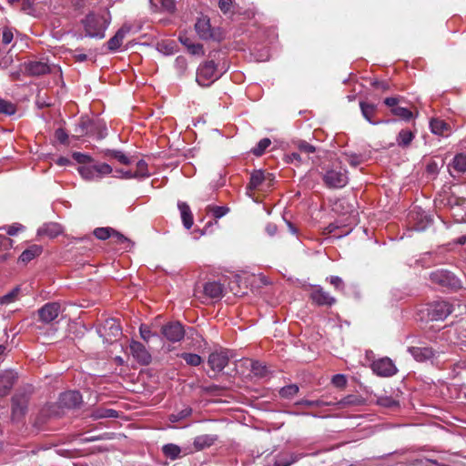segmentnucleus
<instances>
[{"mask_svg": "<svg viewBox=\"0 0 466 466\" xmlns=\"http://www.w3.org/2000/svg\"><path fill=\"white\" fill-rule=\"evenodd\" d=\"M453 310L452 305L447 301H435L429 306L428 315L432 320H443Z\"/></svg>", "mask_w": 466, "mask_h": 466, "instance_id": "9d476101", "label": "nucleus"}, {"mask_svg": "<svg viewBox=\"0 0 466 466\" xmlns=\"http://www.w3.org/2000/svg\"><path fill=\"white\" fill-rule=\"evenodd\" d=\"M309 298L312 303L319 307H331L337 302V299L319 285L313 286Z\"/></svg>", "mask_w": 466, "mask_h": 466, "instance_id": "9b49d317", "label": "nucleus"}, {"mask_svg": "<svg viewBox=\"0 0 466 466\" xmlns=\"http://www.w3.org/2000/svg\"><path fill=\"white\" fill-rule=\"evenodd\" d=\"M219 77L220 75L218 73L217 65L213 60H210L204 62L198 66L196 81L201 86H209Z\"/></svg>", "mask_w": 466, "mask_h": 466, "instance_id": "39448f33", "label": "nucleus"}, {"mask_svg": "<svg viewBox=\"0 0 466 466\" xmlns=\"http://www.w3.org/2000/svg\"><path fill=\"white\" fill-rule=\"evenodd\" d=\"M360 106L363 117L370 123L376 124L377 122L373 118L377 113V106L372 103L360 101Z\"/></svg>", "mask_w": 466, "mask_h": 466, "instance_id": "c85d7f7f", "label": "nucleus"}, {"mask_svg": "<svg viewBox=\"0 0 466 466\" xmlns=\"http://www.w3.org/2000/svg\"><path fill=\"white\" fill-rule=\"evenodd\" d=\"M339 404L341 406H359L363 404V399L358 395H348L339 401Z\"/></svg>", "mask_w": 466, "mask_h": 466, "instance_id": "37998d69", "label": "nucleus"}, {"mask_svg": "<svg viewBox=\"0 0 466 466\" xmlns=\"http://www.w3.org/2000/svg\"><path fill=\"white\" fill-rule=\"evenodd\" d=\"M16 378V374L11 370L0 372V397H5L9 394Z\"/></svg>", "mask_w": 466, "mask_h": 466, "instance_id": "dca6fc26", "label": "nucleus"}, {"mask_svg": "<svg viewBox=\"0 0 466 466\" xmlns=\"http://www.w3.org/2000/svg\"><path fill=\"white\" fill-rule=\"evenodd\" d=\"M372 86L381 91H387L390 89V84L387 81H374Z\"/></svg>", "mask_w": 466, "mask_h": 466, "instance_id": "69168bd1", "label": "nucleus"}, {"mask_svg": "<svg viewBox=\"0 0 466 466\" xmlns=\"http://www.w3.org/2000/svg\"><path fill=\"white\" fill-rule=\"evenodd\" d=\"M78 128L80 136H91L102 139L107 135L106 124L100 120H82Z\"/></svg>", "mask_w": 466, "mask_h": 466, "instance_id": "423d86ee", "label": "nucleus"}, {"mask_svg": "<svg viewBox=\"0 0 466 466\" xmlns=\"http://www.w3.org/2000/svg\"><path fill=\"white\" fill-rule=\"evenodd\" d=\"M177 208L180 211L181 219L187 229L191 228L194 219L189 206L186 202L178 201Z\"/></svg>", "mask_w": 466, "mask_h": 466, "instance_id": "bb28decb", "label": "nucleus"}, {"mask_svg": "<svg viewBox=\"0 0 466 466\" xmlns=\"http://www.w3.org/2000/svg\"><path fill=\"white\" fill-rule=\"evenodd\" d=\"M115 244L124 245L123 248L127 249L133 246V243L125 237L123 234L116 230H113L112 237L110 238Z\"/></svg>", "mask_w": 466, "mask_h": 466, "instance_id": "e433bc0d", "label": "nucleus"}, {"mask_svg": "<svg viewBox=\"0 0 466 466\" xmlns=\"http://www.w3.org/2000/svg\"><path fill=\"white\" fill-rule=\"evenodd\" d=\"M331 381L337 388H344L347 385V379L343 374L334 375Z\"/></svg>", "mask_w": 466, "mask_h": 466, "instance_id": "13d9d810", "label": "nucleus"}, {"mask_svg": "<svg viewBox=\"0 0 466 466\" xmlns=\"http://www.w3.org/2000/svg\"><path fill=\"white\" fill-rule=\"evenodd\" d=\"M16 112V106L10 101L0 98V114L12 116Z\"/></svg>", "mask_w": 466, "mask_h": 466, "instance_id": "79ce46f5", "label": "nucleus"}, {"mask_svg": "<svg viewBox=\"0 0 466 466\" xmlns=\"http://www.w3.org/2000/svg\"><path fill=\"white\" fill-rule=\"evenodd\" d=\"M430 279L432 283L443 288L457 289L460 286L459 279L450 271L437 269L430 274Z\"/></svg>", "mask_w": 466, "mask_h": 466, "instance_id": "0eeeda50", "label": "nucleus"}, {"mask_svg": "<svg viewBox=\"0 0 466 466\" xmlns=\"http://www.w3.org/2000/svg\"><path fill=\"white\" fill-rule=\"evenodd\" d=\"M295 145L301 153L310 154L316 151V147L305 140H298Z\"/></svg>", "mask_w": 466, "mask_h": 466, "instance_id": "de8ad7c7", "label": "nucleus"}, {"mask_svg": "<svg viewBox=\"0 0 466 466\" xmlns=\"http://www.w3.org/2000/svg\"><path fill=\"white\" fill-rule=\"evenodd\" d=\"M224 286L218 281H208L203 285V294L211 299H220L223 296Z\"/></svg>", "mask_w": 466, "mask_h": 466, "instance_id": "6ab92c4d", "label": "nucleus"}, {"mask_svg": "<svg viewBox=\"0 0 466 466\" xmlns=\"http://www.w3.org/2000/svg\"><path fill=\"white\" fill-rule=\"evenodd\" d=\"M91 417L94 419L117 418V411L112 409L96 408L92 411Z\"/></svg>", "mask_w": 466, "mask_h": 466, "instance_id": "f704fd0d", "label": "nucleus"}, {"mask_svg": "<svg viewBox=\"0 0 466 466\" xmlns=\"http://www.w3.org/2000/svg\"><path fill=\"white\" fill-rule=\"evenodd\" d=\"M327 280L334 287V289L338 291L344 292L345 291V283L341 278L338 276H330L327 278Z\"/></svg>", "mask_w": 466, "mask_h": 466, "instance_id": "8fccbe9b", "label": "nucleus"}, {"mask_svg": "<svg viewBox=\"0 0 466 466\" xmlns=\"http://www.w3.org/2000/svg\"><path fill=\"white\" fill-rule=\"evenodd\" d=\"M23 229H24V226H22L21 224H13L11 226H8V228L6 229V233L9 236H15L19 231H22Z\"/></svg>", "mask_w": 466, "mask_h": 466, "instance_id": "0e129e2a", "label": "nucleus"}, {"mask_svg": "<svg viewBox=\"0 0 466 466\" xmlns=\"http://www.w3.org/2000/svg\"><path fill=\"white\" fill-rule=\"evenodd\" d=\"M251 371L255 376L264 377L267 374V367L259 361H253L251 364Z\"/></svg>", "mask_w": 466, "mask_h": 466, "instance_id": "09e8293b", "label": "nucleus"}, {"mask_svg": "<svg viewBox=\"0 0 466 466\" xmlns=\"http://www.w3.org/2000/svg\"><path fill=\"white\" fill-rule=\"evenodd\" d=\"M408 351L417 361H425L434 357V350L430 347H410Z\"/></svg>", "mask_w": 466, "mask_h": 466, "instance_id": "393cba45", "label": "nucleus"}, {"mask_svg": "<svg viewBox=\"0 0 466 466\" xmlns=\"http://www.w3.org/2000/svg\"><path fill=\"white\" fill-rule=\"evenodd\" d=\"M178 39L186 48H187L190 46V44L193 43V40L186 34H180Z\"/></svg>", "mask_w": 466, "mask_h": 466, "instance_id": "338daca9", "label": "nucleus"}, {"mask_svg": "<svg viewBox=\"0 0 466 466\" xmlns=\"http://www.w3.org/2000/svg\"><path fill=\"white\" fill-rule=\"evenodd\" d=\"M161 334L167 341L175 343L184 339L185 329L180 322L171 321L162 327Z\"/></svg>", "mask_w": 466, "mask_h": 466, "instance_id": "6e6552de", "label": "nucleus"}, {"mask_svg": "<svg viewBox=\"0 0 466 466\" xmlns=\"http://www.w3.org/2000/svg\"><path fill=\"white\" fill-rule=\"evenodd\" d=\"M415 137V133L410 129H401L397 137V145L402 148L408 147Z\"/></svg>", "mask_w": 466, "mask_h": 466, "instance_id": "7c9ffc66", "label": "nucleus"}, {"mask_svg": "<svg viewBox=\"0 0 466 466\" xmlns=\"http://www.w3.org/2000/svg\"><path fill=\"white\" fill-rule=\"evenodd\" d=\"M187 50L188 51V53H190L191 55H194V56H203L204 55V48H203V45L199 44V43H192L190 44V46L187 48Z\"/></svg>", "mask_w": 466, "mask_h": 466, "instance_id": "4d7b16f0", "label": "nucleus"}, {"mask_svg": "<svg viewBox=\"0 0 466 466\" xmlns=\"http://www.w3.org/2000/svg\"><path fill=\"white\" fill-rule=\"evenodd\" d=\"M206 210L208 213L212 214V216L218 219L225 215H227L229 212V208L226 206H215V205H208L206 208Z\"/></svg>", "mask_w": 466, "mask_h": 466, "instance_id": "c9c22d12", "label": "nucleus"}, {"mask_svg": "<svg viewBox=\"0 0 466 466\" xmlns=\"http://www.w3.org/2000/svg\"><path fill=\"white\" fill-rule=\"evenodd\" d=\"M134 176H136V178H139V179L146 178L150 176V173L148 171L147 163L145 160L140 159L137 163V169H136V171H134Z\"/></svg>", "mask_w": 466, "mask_h": 466, "instance_id": "58836bf2", "label": "nucleus"}, {"mask_svg": "<svg viewBox=\"0 0 466 466\" xmlns=\"http://www.w3.org/2000/svg\"><path fill=\"white\" fill-rule=\"evenodd\" d=\"M26 70L32 76H42L49 72V66L46 63L33 61L28 63Z\"/></svg>", "mask_w": 466, "mask_h": 466, "instance_id": "c756f323", "label": "nucleus"}, {"mask_svg": "<svg viewBox=\"0 0 466 466\" xmlns=\"http://www.w3.org/2000/svg\"><path fill=\"white\" fill-rule=\"evenodd\" d=\"M11 244L12 240L9 238L0 235V248L7 247L10 246Z\"/></svg>", "mask_w": 466, "mask_h": 466, "instance_id": "774afa93", "label": "nucleus"}, {"mask_svg": "<svg viewBox=\"0 0 466 466\" xmlns=\"http://www.w3.org/2000/svg\"><path fill=\"white\" fill-rule=\"evenodd\" d=\"M73 158L77 163L81 164V166L88 165L94 161L93 158L89 155L80 153V152L73 153Z\"/></svg>", "mask_w": 466, "mask_h": 466, "instance_id": "603ef678", "label": "nucleus"}, {"mask_svg": "<svg viewBox=\"0 0 466 466\" xmlns=\"http://www.w3.org/2000/svg\"><path fill=\"white\" fill-rule=\"evenodd\" d=\"M285 159H286V162H288V163H295V162L298 164L301 163L300 155H299V153H297V152H292V153L287 154L285 156Z\"/></svg>", "mask_w": 466, "mask_h": 466, "instance_id": "e2e57ef3", "label": "nucleus"}, {"mask_svg": "<svg viewBox=\"0 0 466 466\" xmlns=\"http://www.w3.org/2000/svg\"><path fill=\"white\" fill-rule=\"evenodd\" d=\"M162 452L167 458L174 461L180 458L181 448L176 444L168 443L162 447Z\"/></svg>", "mask_w": 466, "mask_h": 466, "instance_id": "473e14b6", "label": "nucleus"}, {"mask_svg": "<svg viewBox=\"0 0 466 466\" xmlns=\"http://www.w3.org/2000/svg\"><path fill=\"white\" fill-rule=\"evenodd\" d=\"M402 99L401 96H391V97H386L384 99V104L390 107V109H392L393 107H398V104L400 103V101Z\"/></svg>", "mask_w": 466, "mask_h": 466, "instance_id": "052dcab7", "label": "nucleus"}, {"mask_svg": "<svg viewBox=\"0 0 466 466\" xmlns=\"http://www.w3.org/2000/svg\"><path fill=\"white\" fill-rule=\"evenodd\" d=\"M130 353L132 357L141 365H148L151 362L152 357L145 345L137 340H131Z\"/></svg>", "mask_w": 466, "mask_h": 466, "instance_id": "ddd939ff", "label": "nucleus"}, {"mask_svg": "<svg viewBox=\"0 0 466 466\" xmlns=\"http://www.w3.org/2000/svg\"><path fill=\"white\" fill-rule=\"evenodd\" d=\"M130 26L123 25L119 28L114 36L107 41V47L110 51H116L122 46L123 40L129 33Z\"/></svg>", "mask_w": 466, "mask_h": 466, "instance_id": "4be33fe9", "label": "nucleus"}, {"mask_svg": "<svg viewBox=\"0 0 466 466\" xmlns=\"http://www.w3.org/2000/svg\"><path fill=\"white\" fill-rule=\"evenodd\" d=\"M218 441V436L216 434H203L197 436L194 439L193 446L195 451H199L211 447Z\"/></svg>", "mask_w": 466, "mask_h": 466, "instance_id": "aec40b11", "label": "nucleus"}, {"mask_svg": "<svg viewBox=\"0 0 466 466\" xmlns=\"http://www.w3.org/2000/svg\"><path fill=\"white\" fill-rule=\"evenodd\" d=\"M431 131L438 136L449 137L451 132L450 124L440 118H432L430 121Z\"/></svg>", "mask_w": 466, "mask_h": 466, "instance_id": "b1692460", "label": "nucleus"}, {"mask_svg": "<svg viewBox=\"0 0 466 466\" xmlns=\"http://www.w3.org/2000/svg\"><path fill=\"white\" fill-rule=\"evenodd\" d=\"M390 112L392 115L399 116L400 118L406 121H409L413 117L412 112L410 109L402 106L393 107L390 109Z\"/></svg>", "mask_w": 466, "mask_h": 466, "instance_id": "a19ab883", "label": "nucleus"}, {"mask_svg": "<svg viewBox=\"0 0 466 466\" xmlns=\"http://www.w3.org/2000/svg\"><path fill=\"white\" fill-rule=\"evenodd\" d=\"M55 137L58 142H60L63 145H66L68 143V135L63 128H57L55 132Z\"/></svg>", "mask_w": 466, "mask_h": 466, "instance_id": "bf43d9fd", "label": "nucleus"}, {"mask_svg": "<svg viewBox=\"0 0 466 466\" xmlns=\"http://www.w3.org/2000/svg\"><path fill=\"white\" fill-rule=\"evenodd\" d=\"M299 392V387L296 384L287 385L279 390V395L285 399H291Z\"/></svg>", "mask_w": 466, "mask_h": 466, "instance_id": "a18cd8bd", "label": "nucleus"}, {"mask_svg": "<svg viewBox=\"0 0 466 466\" xmlns=\"http://www.w3.org/2000/svg\"><path fill=\"white\" fill-rule=\"evenodd\" d=\"M82 402V396L79 391L68 390L60 394L59 403L62 407L72 409Z\"/></svg>", "mask_w": 466, "mask_h": 466, "instance_id": "a211bd4d", "label": "nucleus"}, {"mask_svg": "<svg viewBox=\"0 0 466 466\" xmlns=\"http://www.w3.org/2000/svg\"><path fill=\"white\" fill-rule=\"evenodd\" d=\"M451 167L457 173L466 172V155L458 154L454 157Z\"/></svg>", "mask_w": 466, "mask_h": 466, "instance_id": "72a5a7b5", "label": "nucleus"}, {"mask_svg": "<svg viewBox=\"0 0 466 466\" xmlns=\"http://www.w3.org/2000/svg\"><path fill=\"white\" fill-rule=\"evenodd\" d=\"M114 228H96L94 230V236L101 240H106L107 238H110L112 237Z\"/></svg>", "mask_w": 466, "mask_h": 466, "instance_id": "49530a36", "label": "nucleus"}, {"mask_svg": "<svg viewBox=\"0 0 466 466\" xmlns=\"http://www.w3.org/2000/svg\"><path fill=\"white\" fill-rule=\"evenodd\" d=\"M14 34L12 28L7 26L4 27L2 29V43L6 46L12 42Z\"/></svg>", "mask_w": 466, "mask_h": 466, "instance_id": "6e6d98bb", "label": "nucleus"}, {"mask_svg": "<svg viewBox=\"0 0 466 466\" xmlns=\"http://www.w3.org/2000/svg\"><path fill=\"white\" fill-rule=\"evenodd\" d=\"M447 204L451 208L458 207L461 209H466V188H458L447 198Z\"/></svg>", "mask_w": 466, "mask_h": 466, "instance_id": "5701e85b", "label": "nucleus"}, {"mask_svg": "<svg viewBox=\"0 0 466 466\" xmlns=\"http://www.w3.org/2000/svg\"><path fill=\"white\" fill-rule=\"evenodd\" d=\"M374 373L381 377H390L397 372V368L390 358H381L371 364Z\"/></svg>", "mask_w": 466, "mask_h": 466, "instance_id": "f8f14e48", "label": "nucleus"}, {"mask_svg": "<svg viewBox=\"0 0 466 466\" xmlns=\"http://www.w3.org/2000/svg\"><path fill=\"white\" fill-rule=\"evenodd\" d=\"M191 413L192 409L190 407H186L183 410H179L178 412L169 415V420L172 423H176L189 417Z\"/></svg>", "mask_w": 466, "mask_h": 466, "instance_id": "c03bdc74", "label": "nucleus"}, {"mask_svg": "<svg viewBox=\"0 0 466 466\" xmlns=\"http://www.w3.org/2000/svg\"><path fill=\"white\" fill-rule=\"evenodd\" d=\"M18 293H19V289L18 288L14 289L12 291H10L9 293H7L0 298V303L1 304H9V303L15 301Z\"/></svg>", "mask_w": 466, "mask_h": 466, "instance_id": "864d4df0", "label": "nucleus"}, {"mask_svg": "<svg viewBox=\"0 0 466 466\" xmlns=\"http://www.w3.org/2000/svg\"><path fill=\"white\" fill-rule=\"evenodd\" d=\"M273 180V175L270 173H265L262 170H255L251 176L248 186V190L260 189L266 181H268V187L270 182Z\"/></svg>", "mask_w": 466, "mask_h": 466, "instance_id": "2eb2a0df", "label": "nucleus"}, {"mask_svg": "<svg viewBox=\"0 0 466 466\" xmlns=\"http://www.w3.org/2000/svg\"><path fill=\"white\" fill-rule=\"evenodd\" d=\"M377 403L380 406L385 407V408H392L398 405V401L395 400L390 396H380L377 400Z\"/></svg>", "mask_w": 466, "mask_h": 466, "instance_id": "3c124183", "label": "nucleus"}, {"mask_svg": "<svg viewBox=\"0 0 466 466\" xmlns=\"http://www.w3.org/2000/svg\"><path fill=\"white\" fill-rule=\"evenodd\" d=\"M12 419L19 420L24 417L27 410V400L25 395H15L11 399Z\"/></svg>", "mask_w": 466, "mask_h": 466, "instance_id": "f3484780", "label": "nucleus"}, {"mask_svg": "<svg viewBox=\"0 0 466 466\" xmlns=\"http://www.w3.org/2000/svg\"><path fill=\"white\" fill-rule=\"evenodd\" d=\"M229 358L225 351H215L212 352L208 360V363L212 370L216 372L222 371L225 367L228 364Z\"/></svg>", "mask_w": 466, "mask_h": 466, "instance_id": "4468645a", "label": "nucleus"}, {"mask_svg": "<svg viewBox=\"0 0 466 466\" xmlns=\"http://www.w3.org/2000/svg\"><path fill=\"white\" fill-rule=\"evenodd\" d=\"M83 179L91 181L101 179L103 177L112 173L113 168L106 163H94L80 166L77 168Z\"/></svg>", "mask_w": 466, "mask_h": 466, "instance_id": "20e7f679", "label": "nucleus"}, {"mask_svg": "<svg viewBox=\"0 0 466 466\" xmlns=\"http://www.w3.org/2000/svg\"><path fill=\"white\" fill-rule=\"evenodd\" d=\"M195 30L197 35L202 40H214L219 42L223 39V32L219 27H213L210 19L207 15L198 18L195 23Z\"/></svg>", "mask_w": 466, "mask_h": 466, "instance_id": "7ed1b4c3", "label": "nucleus"}, {"mask_svg": "<svg viewBox=\"0 0 466 466\" xmlns=\"http://www.w3.org/2000/svg\"><path fill=\"white\" fill-rule=\"evenodd\" d=\"M111 22L109 12H90L81 20L86 35L91 38H104L106 30Z\"/></svg>", "mask_w": 466, "mask_h": 466, "instance_id": "f257e3e1", "label": "nucleus"}, {"mask_svg": "<svg viewBox=\"0 0 466 466\" xmlns=\"http://www.w3.org/2000/svg\"><path fill=\"white\" fill-rule=\"evenodd\" d=\"M62 311V307L59 302H48L42 306L38 310V319L45 324H49L54 321Z\"/></svg>", "mask_w": 466, "mask_h": 466, "instance_id": "1a4fd4ad", "label": "nucleus"}, {"mask_svg": "<svg viewBox=\"0 0 466 466\" xmlns=\"http://www.w3.org/2000/svg\"><path fill=\"white\" fill-rule=\"evenodd\" d=\"M271 145L269 138L265 137L258 141V143L251 149V153L256 157H261L266 149Z\"/></svg>", "mask_w": 466, "mask_h": 466, "instance_id": "4c0bfd02", "label": "nucleus"}, {"mask_svg": "<svg viewBox=\"0 0 466 466\" xmlns=\"http://www.w3.org/2000/svg\"><path fill=\"white\" fill-rule=\"evenodd\" d=\"M62 227L58 223H46L44 224L37 231L39 236H46L50 238H55L62 234Z\"/></svg>", "mask_w": 466, "mask_h": 466, "instance_id": "a878e982", "label": "nucleus"}, {"mask_svg": "<svg viewBox=\"0 0 466 466\" xmlns=\"http://www.w3.org/2000/svg\"><path fill=\"white\" fill-rule=\"evenodd\" d=\"M302 457L303 454L289 451H281L276 455L274 466H290Z\"/></svg>", "mask_w": 466, "mask_h": 466, "instance_id": "412c9836", "label": "nucleus"}, {"mask_svg": "<svg viewBox=\"0 0 466 466\" xmlns=\"http://www.w3.org/2000/svg\"><path fill=\"white\" fill-rule=\"evenodd\" d=\"M104 156L108 158H113L118 161L123 165H129L131 163V159L127 157L123 151L116 150V149H106L104 152Z\"/></svg>", "mask_w": 466, "mask_h": 466, "instance_id": "2f4dec72", "label": "nucleus"}, {"mask_svg": "<svg viewBox=\"0 0 466 466\" xmlns=\"http://www.w3.org/2000/svg\"><path fill=\"white\" fill-rule=\"evenodd\" d=\"M233 0H219L218 7L224 13L228 14L231 11Z\"/></svg>", "mask_w": 466, "mask_h": 466, "instance_id": "680f3d73", "label": "nucleus"}, {"mask_svg": "<svg viewBox=\"0 0 466 466\" xmlns=\"http://www.w3.org/2000/svg\"><path fill=\"white\" fill-rule=\"evenodd\" d=\"M139 333L141 338L146 341L148 342L150 338L155 336L156 334L151 332L150 328L146 324H141L139 327Z\"/></svg>", "mask_w": 466, "mask_h": 466, "instance_id": "5fc2aeb1", "label": "nucleus"}, {"mask_svg": "<svg viewBox=\"0 0 466 466\" xmlns=\"http://www.w3.org/2000/svg\"><path fill=\"white\" fill-rule=\"evenodd\" d=\"M43 251V248L40 245H31L26 249H25L19 257V261L23 263H28L35 258L41 255Z\"/></svg>", "mask_w": 466, "mask_h": 466, "instance_id": "cd10ccee", "label": "nucleus"}, {"mask_svg": "<svg viewBox=\"0 0 466 466\" xmlns=\"http://www.w3.org/2000/svg\"><path fill=\"white\" fill-rule=\"evenodd\" d=\"M179 357L183 359L189 366L197 367L202 363V358L195 353L183 352L179 355Z\"/></svg>", "mask_w": 466, "mask_h": 466, "instance_id": "ea45409f", "label": "nucleus"}, {"mask_svg": "<svg viewBox=\"0 0 466 466\" xmlns=\"http://www.w3.org/2000/svg\"><path fill=\"white\" fill-rule=\"evenodd\" d=\"M322 180L328 188H342L349 182L348 171L340 164H333L322 175Z\"/></svg>", "mask_w": 466, "mask_h": 466, "instance_id": "f03ea898", "label": "nucleus"}]
</instances>
